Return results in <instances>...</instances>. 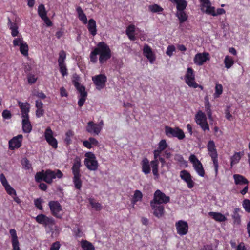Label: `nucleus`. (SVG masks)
Masks as SVG:
<instances>
[{"instance_id":"1","label":"nucleus","mask_w":250,"mask_h":250,"mask_svg":"<svg viewBox=\"0 0 250 250\" xmlns=\"http://www.w3.org/2000/svg\"><path fill=\"white\" fill-rule=\"evenodd\" d=\"M99 55V63L103 64L111 57V51L109 46L104 42H99L97 46L90 54V61L96 63L98 61L97 55Z\"/></svg>"},{"instance_id":"2","label":"nucleus","mask_w":250,"mask_h":250,"mask_svg":"<svg viewBox=\"0 0 250 250\" xmlns=\"http://www.w3.org/2000/svg\"><path fill=\"white\" fill-rule=\"evenodd\" d=\"M162 152V151L158 149L155 150L153 152L154 160L151 161L150 162L146 157L142 159L141 162V165L142 166V171L143 173L145 174L150 173L151 171V166L152 169V173L153 175L157 178L159 177L158 167L159 163L158 160L159 158L161 157L160 155Z\"/></svg>"},{"instance_id":"3","label":"nucleus","mask_w":250,"mask_h":250,"mask_svg":"<svg viewBox=\"0 0 250 250\" xmlns=\"http://www.w3.org/2000/svg\"><path fill=\"white\" fill-rule=\"evenodd\" d=\"M233 178L238 189H240L244 186L243 189L239 191L240 193L246 194L248 192L249 181L244 176L240 174H234Z\"/></svg>"},{"instance_id":"4","label":"nucleus","mask_w":250,"mask_h":250,"mask_svg":"<svg viewBox=\"0 0 250 250\" xmlns=\"http://www.w3.org/2000/svg\"><path fill=\"white\" fill-rule=\"evenodd\" d=\"M207 148L209 152L210 156L211 157L212 161L213 163L214 169L216 175L218 173V154L216 149L215 143L213 141L210 140L207 145Z\"/></svg>"},{"instance_id":"5","label":"nucleus","mask_w":250,"mask_h":250,"mask_svg":"<svg viewBox=\"0 0 250 250\" xmlns=\"http://www.w3.org/2000/svg\"><path fill=\"white\" fill-rule=\"evenodd\" d=\"M85 157L84 164L86 167L90 170H97L98 163L95 155L92 152H88L85 153Z\"/></svg>"},{"instance_id":"6","label":"nucleus","mask_w":250,"mask_h":250,"mask_svg":"<svg viewBox=\"0 0 250 250\" xmlns=\"http://www.w3.org/2000/svg\"><path fill=\"white\" fill-rule=\"evenodd\" d=\"M63 176V173L59 169L52 170L47 169L44 171V181L46 183L51 184L53 182V179L56 178L60 179Z\"/></svg>"},{"instance_id":"7","label":"nucleus","mask_w":250,"mask_h":250,"mask_svg":"<svg viewBox=\"0 0 250 250\" xmlns=\"http://www.w3.org/2000/svg\"><path fill=\"white\" fill-rule=\"evenodd\" d=\"M165 133L168 137H177L179 140L183 139L185 137L183 131L178 127L172 128L166 126Z\"/></svg>"},{"instance_id":"8","label":"nucleus","mask_w":250,"mask_h":250,"mask_svg":"<svg viewBox=\"0 0 250 250\" xmlns=\"http://www.w3.org/2000/svg\"><path fill=\"white\" fill-rule=\"evenodd\" d=\"M195 121L204 131H209V125L207 121L206 116L202 111H199L196 114Z\"/></svg>"},{"instance_id":"9","label":"nucleus","mask_w":250,"mask_h":250,"mask_svg":"<svg viewBox=\"0 0 250 250\" xmlns=\"http://www.w3.org/2000/svg\"><path fill=\"white\" fill-rule=\"evenodd\" d=\"M186 83L190 87L194 88H197L198 84L195 82V75L194 70L191 67H188L187 69L185 76Z\"/></svg>"},{"instance_id":"10","label":"nucleus","mask_w":250,"mask_h":250,"mask_svg":"<svg viewBox=\"0 0 250 250\" xmlns=\"http://www.w3.org/2000/svg\"><path fill=\"white\" fill-rule=\"evenodd\" d=\"M151 201L164 205L169 202L170 197L158 189L154 192L153 199Z\"/></svg>"},{"instance_id":"11","label":"nucleus","mask_w":250,"mask_h":250,"mask_svg":"<svg viewBox=\"0 0 250 250\" xmlns=\"http://www.w3.org/2000/svg\"><path fill=\"white\" fill-rule=\"evenodd\" d=\"M150 204L152 210L153 214L155 216L159 218L164 215V205L162 204H158L152 201H150Z\"/></svg>"},{"instance_id":"12","label":"nucleus","mask_w":250,"mask_h":250,"mask_svg":"<svg viewBox=\"0 0 250 250\" xmlns=\"http://www.w3.org/2000/svg\"><path fill=\"white\" fill-rule=\"evenodd\" d=\"M49 206L52 214L58 218L62 217L60 212L62 211V207L58 201H52L49 202Z\"/></svg>"},{"instance_id":"13","label":"nucleus","mask_w":250,"mask_h":250,"mask_svg":"<svg viewBox=\"0 0 250 250\" xmlns=\"http://www.w3.org/2000/svg\"><path fill=\"white\" fill-rule=\"evenodd\" d=\"M92 80L98 89L103 88L107 81L106 77L104 74H99L92 77Z\"/></svg>"},{"instance_id":"14","label":"nucleus","mask_w":250,"mask_h":250,"mask_svg":"<svg viewBox=\"0 0 250 250\" xmlns=\"http://www.w3.org/2000/svg\"><path fill=\"white\" fill-rule=\"evenodd\" d=\"M44 137L47 143L54 148L57 147V141L53 136V132L50 127H48L44 133Z\"/></svg>"},{"instance_id":"15","label":"nucleus","mask_w":250,"mask_h":250,"mask_svg":"<svg viewBox=\"0 0 250 250\" xmlns=\"http://www.w3.org/2000/svg\"><path fill=\"white\" fill-rule=\"evenodd\" d=\"M86 131L94 135H98L102 130V126L100 125L94 123L93 121H89L85 127Z\"/></svg>"},{"instance_id":"16","label":"nucleus","mask_w":250,"mask_h":250,"mask_svg":"<svg viewBox=\"0 0 250 250\" xmlns=\"http://www.w3.org/2000/svg\"><path fill=\"white\" fill-rule=\"evenodd\" d=\"M181 178L186 182L189 188H192L194 186V182L192 180L191 174L187 170H183L180 172Z\"/></svg>"},{"instance_id":"17","label":"nucleus","mask_w":250,"mask_h":250,"mask_svg":"<svg viewBox=\"0 0 250 250\" xmlns=\"http://www.w3.org/2000/svg\"><path fill=\"white\" fill-rule=\"evenodd\" d=\"M36 221L39 224H42L45 227L49 225H53L55 224L54 220L51 218H49L44 214H41L38 215L35 218Z\"/></svg>"},{"instance_id":"18","label":"nucleus","mask_w":250,"mask_h":250,"mask_svg":"<svg viewBox=\"0 0 250 250\" xmlns=\"http://www.w3.org/2000/svg\"><path fill=\"white\" fill-rule=\"evenodd\" d=\"M175 226L179 234L184 235L188 233V226L187 222L180 220L176 223Z\"/></svg>"},{"instance_id":"19","label":"nucleus","mask_w":250,"mask_h":250,"mask_svg":"<svg viewBox=\"0 0 250 250\" xmlns=\"http://www.w3.org/2000/svg\"><path fill=\"white\" fill-rule=\"evenodd\" d=\"M208 53H199L195 55L194 62L198 65H203L207 61L209 60Z\"/></svg>"},{"instance_id":"20","label":"nucleus","mask_w":250,"mask_h":250,"mask_svg":"<svg viewBox=\"0 0 250 250\" xmlns=\"http://www.w3.org/2000/svg\"><path fill=\"white\" fill-rule=\"evenodd\" d=\"M22 138V135H18L17 136L13 137L9 142V149L14 150L15 148H19L21 145Z\"/></svg>"},{"instance_id":"21","label":"nucleus","mask_w":250,"mask_h":250,"mask_svg":"<svg viewBox=\"0 0 250 250\" xmlns=\"http://www.w3.org/2000/svg\"><path fill=\"white\" fill-rule=\"evenodd\" d=\"M143 54L152 63L155 60V55L152 51L151 48L147 44H145L143 48Z\"/></svg>"},{"instance_id":"22","label":"nucleus","mask_w":250,"mask_h":250,"mask_svg":"<svg viewBox=\"0 0 250 250\" xmlns=\"http://www.w3.org/2000/svg\"><path fill=\"white\" fill-rule=\"evenodd\" d=\"M9 233L11 237L13 250H20L19 247V242L18 239L16 230L13 229H11L9 230Z\"/></svg>"},{"instance_id":"23","label":"nucleus","mask_w":250,"mask_h":250,"mask_svg":"<svg viewBox=\"0 0 250 250\" xmlns=\"http://www.w3.org/2000/svg\"><path fill=\"white\" fill-rule=\"evenodd\" d=\"M18 105L21 110L22 118L29 117L28 113L30 110V104L27 103L18 102Z\"/></svg>"},{"instance_id":"24","label":"nucleus","mask_w":250,"mask_h":250,"mask_svg":"<svg viewBox=\"0 0 250 250\" xmlns=\"http://www.w3.org/2000/svg\"><path fill=\"white\" fill-rule=\"evenodd\" d=\"M81 166V160L79 157H76L75 160L72 167V173L74 175H80V167Z\"/></svg>"},{"instance_id":"25","label":"nucleus","mask_w":250,"mask_h":250,"mask_svg":"<svg viewBox=\"0 0 250 250\" xmlns=\"http://www.w3.org/2000/svg\"><path fill=\"white\" fill-rule=\"evenodd\" d=\"M22 124L23 131L25 133H29L32 129L29 117L22 118Z\"/></svg>"},{"instance_id":"26","label":"nucleus","mask_w":250,"mask_h":250,"mask_svg":"<svg viewBox=\"0 0 250 250\" xmlns=\"http://www.w3.org/2000/svg\"><path fill=\"white\" fill-rule=\"evenodd\" d=\"M208 215L217 222H223L227 220L226 217L219 212H209Z\"/></svg>"},{"instance_id":"27","label":"nucleus","mask_w":250,"mask_h":250,"mask_svg":"<svg viewBox=\"0 0 250 250\" xmlns=\"http://www.w3.org/2000/svg\"><path fill=\"white\" fill-rule=\"evenodd\" d=\"M87 28L92 36H95L97 34L96 24L94 19H91L89 20Z\"/></svg>"},{"instance_id":"28","label":"nucleus","mask_w":250,"mask_h":250,"mask_svg":"<svg viewBox=\"0 0 250 250\" xmlns=\"http://www.w3.org/2000/svg\"><path fill=\"white\" fill-rule=\"evenodd\" d=\"M8 25L9 29L11 30V35L13 37H16L18 35L19 32L18 27L15 22H12L9 18H8Z\"/></svg>"},{"instance_id":"29","label":"nucleus","mask_w":250,"mask_h":250,"mask_svg":"<svg viewBox=\"0 0 250 250\" xmlns=\"http://www.w3.org/2000/svg\"><path fill=\"white\" fill-rule=\"evenodd\" d=\"M225 13V10L222 8H218L215 11V8L211 6L210 9L207 11L206 14L210 15L213 16H216L220 15H222Z\"/></svg>"},{"instance_id":"30","label":"nucleus","mask_w":250,"mask_h":250,"mask_svg":"<svg viewBox=\"0 0 250 250\" xmlns=\"http://www.w3.org/2000/svg\"><path fill=\"white\" fill-rule=\"evenodd\" d=\"M76 11L78 13L79 20L82 21L83 24H86L87 23V19L82 8L80 6H77Z\"/></svg>"},{"instance_id":"31","label":"nucleus","mask_w":250,"mask_h":250,"mask_svg":"<svg viewBox=\"0 0 250 250\" xmlns=\"http://www.w3.org/2000/svg\"><path fill=\"white\" fill-rule=\"evenodd\" d=\"M135 31V26L133 25H129L126 29V34L128 36V38L132 41L135 40V37L134 35Z\"/></svg>"},{"instance_id":"32","label":"nucleus","mask_w":250,"mask_h":250,"mask_svg":"<svg viewBox=\"0 0 250 250\" xmlns=\"http://www.w3.org/2000/svg\"><path fill=\"white\" fill-rule=\"evenodd\" d=\"M142 197L143 194L142 192L139 190H135L131 200V203L135 205L138 201H141Z\"/></svg>"},{"instance_id":"33","label":"nucleus","mask_w":250,"mask_h":250,"mask_svg":"<svg viewBox=\"0 0 250 250\" xmlns=\"http://www.w3.org/2000/svg\"><path fill=\"white\" fill-rule=\"evenodd\" d=\"M201 3V10L207 13V11L211 7V3L209 0H200Z\"/></svg>"},{"instance_id":"34","label":"nucleus","mask_w":250,"mask_h":250,"mask_svg":"<svg viewBox=\"0 0 250 250\" xmlns=\"http://www.w3.org/2000/svg\"><path fill=\"white\" fill-rule=\"evenodd\" d=\"M81 175H74L73 182L75 186V188L77 189H81L82 186V181L81 179Z\"/></svg>"},{"instance_id":"35","label":"nucleus","mask_w":250,"mask_h":250,"mask_svg":"<svg viewBox=\"0 0 250 250\" xmlns=\"http://www.w3.org/2000/svg\"><path fill=\"white\" fill-rule=\"evenodd\" d=\"M194 168L197 173L202 177H204L205 175V170L204 169L203 165L202 163L200 162H199V163L193 166Z\"/></svg>"},{"instance_id":"36","label":"nucleus","mask_w":250,"mask_h":250,"mask_svg":"<svg viewBox=\"0 0 250 250\" xmlns=\"http://www.w3.org/2000/svg\"><path fill=\"white\" fill-rule=\"evenodd\" d=\"M88 201L92 208L97 211H100L102 208L101 204L98 202H96L94 198H89Z\"/></svg>"},{"instance_id":"37","label":"nucleus","mask_w":250,"mask_h":250,"mask_svg":"<svg viewBox=\"0 0 250 250\" xmlns=\"http://www.w3.org/2000/svg\"><path fill=\"white\" fill-rule=\"evenodd\" d=\"M243 154H241V152H236L235 154L231 157V166H232L238 163L240 160Z\"/></svg>"},{"instance_id":"38","label":"nucleus","mask_w":250,"mask_h":250,"mask_svg":"<svg viewBox=\"0 0 250 250\" xmlns=\"http://www.w3.org/2000/svg\"><path fill=\"white\" fill-rule=\"evenodd\" d=\"M176 16L179 19L180 23L184 22L188 19V16L184 10L178 11Z\"/></svg>"},{"instance_id":"39","label":"nucleus","mask_w":250,"mask_h":250,"mask_svg":"<svg viewBox=\"0 0 250 250\" xmlns=\"http://www.w3.org/2000/svg\"><path fill=\"white\" fill-rule=\"evenodd\" d=\"M234 62L232 58L229 56H226L224 59V64L225 67L229 69L234 64Z\"/></svg>"},{"instance_id":"40","label":"nucleus","mask_w":250,"mask_h":250,"mask_svg":"<svg viewBox=\"0 0 250 250\" xmlns=\"http://www.w3.org/2000/svg\"><path fill=\"white\" fill-rule=\"evenodd\" d=\"M176 4L177 11L184 10L188 5L187 2L185 0H179Z\"/></svg>"},{"instance_id":"41","label":"nucleus","mask_w":250,"mask_h":250,"mask_svg":"<svg viewBox=\"0 0 250 250\" xmlns=\"http://www.w3.org/2000/svg\"><path fill=\"white\" fill-rule=\"evenodd\" d=\"M176 4L177 11L184 10L188 5L187 2L185 0H179Z\"/></svg>"},{"instance_id":"42","label":"nucleus","mask_w":250,"mask_h":250,"mask_svg":"<svg viewBox=\"0 0 250 250\" xmlns=\"http://www.w3.org/2000/svg\"><path fill=\"white\" fill-rule=\"evenodd\" d=\"M82 247L83 250H95L92 244L86 240L82 241Z\"/></svg>"},{"instance_id":"43","label":"nucleus","mask_w":250,"mask_h":250,"mask_svg":"<svg viewBox=\"0 0 250 250\" xmlns=\"http://www.w3.org/2000/svg\"><path fill=\"white\" fill-rule=\"evenodd\" d=\"M240 211V209L238 208H236L234 209V211L233 212V214L232 215V218L234 220V223L237 224H240L241 222V218L240 215L239 214L238 212Z\"/></svg>"},{"instance_id":"44","label":"nucleus","mask_w":250,"mask_h":250,"mask_svg":"<svg viewBox=\"0 0 250 250\" xmlns=\"http://www.w3.org/2000/svg\"><path fill=\"white\" fill-rule=\"evenodd\" d=\"M38 12L41 19H43L44 17L47 16V12L45 10L44 5L42 4H40L38 6Z\"/></svg>"},{"instance_id":"45","label":"nucleus","mask_w":250,"mask_h":250,"mask_svg":"<svg viewBox=\"0 0 250 250\" xmlns=\"http://www.w3.org/2000/svg\"><path fill=\"white\" fill-rule=\"evenodd\" d=\"M20 50L21 53L24 56H27L28 54V46L26 43L23 42L20 46Z\"/></svg>"},{"instance_id":"46","label":"nucleus","mask_w":250,"mask_h":250,"mask_svg":"<svg viewBox=\"0 0 250 250\" xmlns=\"http://www.w3.org/2000/svg\"><path fill=\"white\" fill-rule=\"evenodd\" d=\"M66 58V53L64 51L62 50L59 53V57L58 60V64L62 65L65 64L64 61Z\"/></svg>"},{"instance_id":"47","label":"nucleus","mask_w":250,"mask_h":250,"mask_svg":"<svg viewBox=\"0 0 250 250\" xmlns=\"http://www.w3.org/2000/svg\"><path fill=\"white\" fill-rule=\"evenodd\" d=\"M75 87L80 93V97H87V93L85 91V89L84 86L80 84L79 86Z\"/></svg>"},{"instance_id":"48","label":"nucleus","mask_w":250,"mask_h":250,"mask_svg":"<svg viewBox=\"0 0 250 250\" xmlns=\"http://www.w3.org/2000/svg\"><path fill=\"white\" fill-rule=\"evenodd\" d=\"M148 9L153 13L161 12L163 10V9L161 7L156 4L149 5Z\"/></svg>"},{"instance_id":"49","label":"nucleus","mask_w":250,"mask_h":250,"mask_svg":"<svg viewBox=\"0 0 250 250\" xmlns=\"http://www.w3.org/2000/svg\"><path fill=\"white\" fill-rule=\"evenodd\" d=\"M35 179L37 182L40 183L42 181H44V171L42 170L41 172H38L35 176Z\"/></svg>"},{"instance_id":"50","label":"nucleus","mask_w":250,"mask_h":250,"mask_svg":"<svg viewBox=\"0 0 250 250\" xmlns=\"http://www.w3.org/2000/svg\"><path fill=\"white\" fill-rule=\"evenodd\" d=\"M21 164L25 169L29 170L32 167L31 164L26 158L22 159L21 160Z\"/></svg>"},{"instance_id":"51","label":"nucleus","mask_w":250,"mask_h":250,"mask_svg":"<svg viewBox=\"0 0 250 250\" xmlns=\"http://www.w3.org/2000/svg\"><path fill=\"white\" fill-rule=\"evenodd\" d=\"M215 92L214 94L215 97H218L222 93L223 87L221 84H217L215 86Z\"/></svg>"},{"instance_id":"52","label":"nucleus","mask_w":250,"mask_h":250,"mask_svg":"<svg viewBox=\"0 0 250 250\" xmlns=\"http://www.w3.org/2000/svg\"><path fill=\"white\" fill-rule=\"evenodd\" d=\"M167 147V144L165 140H162L158 144V149L163 151Z\"/></svg>"},{"instance_id":"53","label":"nucleus","mask_w":250,"mask_h":250,"mask_svg":"<svg viewBox=\"0 0 250 250\" xmlns=\"http://www.w3.org/2000/svg\"><path fill=\"white\" fill-rule=\"evenodd\" d=\"M4 188L6 192L10 196H13V195H16V190L12 188L9 184L5 186Z\"/></svg>"},{"instance_id":"54","label":"nucleus","mask_w":250,"mask_h":250,"mask_svg":"<svg viewBox=\"0 0 250 250\" xmlns=\"http://www.w3.org/2000/svg\"><path fill=\"white\" fill-rule=\"evenodd\" d=\"M242 205L245 211L248 213H250V200L249 199L244 200Z\"/></svg>"},{"instance_id":"55","label":"nucleus","mask_w":250,"mask_h":250,"mask_svg":"<svg viewBox=\"0 0 250 250\" xmlns=\"http://www.w3.org/2000/svg\"><path fill=\"white\" fill-rule=\"evenodd\" d=\"M66 138L65 142L67 145H69L71 143V137L74 135L73 132L71 130H68L65 134Z\"/></svg>"},{"instance_id":"56","label":"nucleus","mask_w":250,"mask_h":250,"mask_svg":"<svg viewBox=\"0 0 250 250\" xmlns=\"http://www.w3.org/2000/svg\"><path fill=\"white\" fill-rule=\"evenodd\" d=\"M80 78L78 75L75 73L72 76V81L75 86H78L81 84L79 83Z\"/></svg>"},{"instance_id":"57","label":"nucleus","mask_w":250,"mask_h":250,"mask_svg":"<svg viewBox=\"0 0 250 250\" xmlns=\"http://www.w3.org/2000/svg\"><path fill=\"white\" fill-rule=\"evenodd\" d=\"M43 202V200L41 198H39L34 200V204L35 206L40 210L42 209V204Z\"/></svg>"},{"instance_id":"58","label":"nucleus","mask_w":250,"mask_h":250,"mask_svg":"<svg viewBox=\"0 0 250 250\" xmlns=\"http://www.w3.org/2000/svg\"><path fill=\"white\" fill-rule=\"evenodd\" d=\"M60 71L62 76H66L68 75L67 69L65 64L59 65Z\"/></svg>"},{"instance_id":"59","label":"nucleus","mask_w":250,"mask_h":250,"mask_svg":"<svg viewBox=\"0 0 250 250\" xmlns=\"http://www.w3.org/2000/svg\"><path fill=\"white\" fill-rule=\"evenodd\" d=\"M23 42H24L23 41V39L21 37L16 38L13 41V45L14 46H20L22 43H23Z\"/></svg>"},{"instance_id":"60","label":"nucleus","mask_w":250,"mask_h":250,"mask_svg":"<svg viewBox=\"0 0 250 250\" xmlns=\"http://www.w3.org/2000/svg\"><path fill=\"white\" fill-rule=\"evenodd\" d=\"M175 50V47L174 45H169L167 48V50L166 51V54L167 55L171 57L173 52Z\"/></svg>"},{"instance_id":"61","label":"nucleus","mask_w":250,"mask_h":250,"mask_svg":"<svg viewBox=\"0 0 250 250\" xmlns=\"http://www.w3.org/2000/svg\"><path fill=\"white\" fill-rule=\"evenodd\" d=\"M61 244L60 242L59 241H56L52 244L49 250H59Z\"/></svg>"},{"instance_id":"62","label":"nucleus","mask_w":250,"mask_h":250,"mask_svg":"<svg viewBox=\"0 0 250 250\" xmlns=\"http://www.w3.org/2000/svg\"><path fill=\"white\" fill-rule=\"evenodd\" d=\"M189 160L193 164V166L198 164L199 162H200L196 157V156L194 154H191L189 158Z\"/></svg>"},{"instance_id":"63","label":"nucleus","mask_w":250,"mask_h":250,"mask_svg":"<svg viewBox=\"0 0 250 250\" xmlns=\"http://www.w3.org/2000/svg\"><path fill=\"white\" fill-rule=\"evenodd\" d=\"M0 182L2 185V186L5 187L7 185H8L9 184L4 176V175L3 173H1L0 175Z\"/></svg>"},{"instance_id":"64","label":"nucleus","mask_w":250,"mask_h":250,"mask_svg":"<svg viewBox=\"0 0 250 250\" xmlns=\"http://www.w3.org/2000/svg\"><path fill=\"white\" fill-rule=\"evenodd\" d=\"M2 116L4 119H8L11 118V114L8 110H4L2 113Z\"/></svg>"}]
</instances>
